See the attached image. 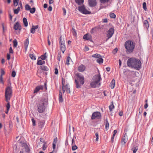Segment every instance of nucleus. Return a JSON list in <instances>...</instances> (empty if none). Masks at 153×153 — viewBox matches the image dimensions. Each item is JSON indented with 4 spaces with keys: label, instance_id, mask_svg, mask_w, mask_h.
I'll list each match as a JSON object with an SVG mask.
<instances>
[{
    "label": "nucleus",
    "instance_id": "nucleus-1",
    "mask_svg": "<svg viewBox=\"0 0 153 153\" xmlns=\"http://www.w3.org/2000/svg\"><path fill=\"white\" fill-rule=\"evenodd\" d=\"M127 64L128 66L134 68L138 70H140L141 67V63L140 60L133 58L128 59Z\"/></svg>",
    "mask_w": 153,
    "mask_h": 153
},
{
    "label": "nucleus",
    "instance_id": "nucleus-2",
    "mask_svg": "<svg viewBox=\"0 0 153 153\" xmlns=\"http://www.w3.org/2000/svg\"><path fill=\"white\" fill-rule=\"evenodd\" d=\"M48 100L46 99L42 98L37 105V111L39 113H43L46 109L45 105H48Z\"/></svg>",
    "mask_w": 153,
    "mask_h": 153
},
{
    "label": "nucleus",
    "instance_id": "nucleus-3",
    "mask_svg": "<svg viewBox=\"0 0 153 153\" xmlns=\"http://www.w3.org/2000/svg\"><path fill=\"white\" fill-rule=\"evenodd\" d=\"M135 45L134 42L131 40H128L126 41L125 43L124 46L126 50V53H130L133 52Z\"/></svg>",
    "mask_w": 153,
    "mask_h": 153
},
{
    "label": "nucleus",
    "instance_id": "nucleus-4",
    "mask_svg": "<svg viewBox=\"0 0 153 153\" xmlns=\"http://www.w3.org/2000/svg\"><path fill=\"white\" fill-rule=\"evenodd\" d=\"M12 87L8 86L6 89L5 91V97L6 100L7 101L8 100H10L12 95Z\"/></svg>",
    "mask_w": 153,
    "mask_h": 153
},
{
    "label": "nucleus",
    "instance_id": "nucleus-5",
    "mask_svg": "<svg viewBox=\"0 0 153 153\" xmlns=\"http://www.w3.org/2000/svg\"><path fill=\"white\" fill-rule=\"evenodd\" d=\"M78 10L80 12L84 14H89L91 13V12L88 10L84 5L79 6Z\"/></svg>",
    "mask_w": 153,
    "mask_h": 153
},
{
    "label": "nucleus",
    "instance_id": "nucleus-6",
    "mask_svg": "<svg viewBox=\"0 0 153 153\" xmlns=\"http://www.w3.org/2000/svg\"><path fill=\"white\" fill-rule=\"evenodd\" d=\"M101 114L100 112L95 111L93 113L91 117V119L92 120L96 118L100 119L101 118Z\"/></svg>",
    "mask_w": 153,
    "mask_h": 153
},
{
    "label": "nucleus",
    "instance_id": "nucleus-7",
    "mask_svg": "<svg viewBox=\"0 0 153 153\" xmlns=\"http://www.w3.org/2000/svg\"><path fill=\"white\" fill-rule=\"evenodd\" d=\"M76 76L77 79L79 80L81 84L83 85L84 83V79L83 76L80 73H77L76 74Z\"/></svg>",
    "mask_w": 153,
    "mask_h": 153
},
{
    "label": "nucleus",
    "instance_id": "nucleus-8",
    "mask_svg": "<svg viewBox=\"0 0 153 153\" xmlns=\"http://www.w3.org/2000/svg\"><path fill=\"white\" fill-rule=\"evenodd\" d=\"M114 30L113 27L110 28L108 31L107 36L108 39L110 38L114 33Z\"/></svg>",
    "mask_w": 153,
    "mask_h": 153
},
{
    "label": "nucleus",
    "instance_id": "nucleus-9",
    "mask_svg": "<svg viewBox=\"0 0 153 153\" xmlns=\"http://www.w3.org/2000/svg\"><path fill=\"white\" fill-rule=\"evenodd\" d=\"M59 45L60 49H62V48L66 49L65 41L63 39L62 40V36H61L59 38Z\"/></svg>",
    "mask_w": 153,
    "mask_h": 153
},
{
    "label": "nucleus",
    "instance_id": "nucleus-10",
    "mask_svg": "<svg viewBox=\"0 0 153 153\" xmlns=\"http://www.w3.org/2000/svg\"><path fill=\"white\" fill-rule=\"evenodd\" d=\"M93 79L94 81L99 82L102 79L100 73H99V74H98L95 75L94 76Z\"/></svg>",
    "mask_w": 153,
    "mask_h": 153
},
{
    "label": "nucleus",
    "instance_id": "nucleus-11",
    "mask_svg": "<svg viewBox=\"0 0 153 153\" xmlns=\"http://www.w3.org/2000/svg\"><path fill=\"white\" fill-rule=\"evenodd\" d=\"M89 5L90 7H93L97 5L96 0H88Z\"/></svg>",
    "mask_w": 153,
    "mask_h": 153
},
{
    "label": "nucleus",
    "instance_id": "nucleus-12",
    "mask_svg": "<svg viewBox=\"0 0 153 153\" xmlns=\"http://www.w3.org/2000/svg\"><path fill=\"white\" fill-rule=\"evenodd\" d=\"M83 39L86 40H89L90 41L93 42L92 40V36L89 33H86L84 35Z\"/></svg>",
    "mask_w": 153,
    "mask_h": 153
},
{
    "label": "nucleus",
    "instance_id": "nucleus-13",
    "mask_svg": "<svg viewBox=\"0 0 153 153\" xmlns=\"http://www.w3.org/2000/svg\"><path fill=\"white\" fill-rule=\"evenodd\" d=\"M128 137L126 133V132L121 140V143L122 145H124L128 140Z\"/></svg>",
    "mask_w": 153,
    "mask_h": 153
},
{
    "label": "nucleus",
    "instance_id": "nucleus-14",
    "mask_svg": "<svg viewBox=\"0 0 153 153\" xmlns=\"http://www.w3.org/2000/svg\"><path fill=\"white\" fill-rule=\"evenodd\" d=\"M13 28L15 30H21L22 29L21 26L19 24V22H16L14 25Z\"/></svg>",
    "mask_w": 153,
    "mask_h": 153
},
{
    "label": "nucleus",
    "instance_id": "nucleus-15",
    "mask_svg": "<svg viewBox=\"0 0 153 153\" xmlns=\"http://www.w3.org/2000/svg\"><path fill=\"white\" fill-rule=\"evenodd\" d=\"M43 88V85H38L37 86L34 91V93H35L38 92L40 90H42Z\"/></svg>",
    "mask_w": 153,
    "mask_h": 153
},
{
    "label": "nucleus",
    "instance_id": "nucleus-16",
    "mask_svg": "<svg viewBox=\"0 0 153 153\" xmlns=\"http://www.w3.org/2000/svg\"><path fill=\"white\" fill-rule=\"evenodd\" d=\"M85 68L86 67L85 65H81L78 67V69L79 71L82 72L85 70Z\"/></svg>",
    "mask_w": 153,
    "mask_h": 153
},
{
    "label": "nucleus",
    "instance_id": "nucleus-17",
    "mask_svg": "<svg viewBox=\"0 0 153 153\" xmlns=\"http://www.w3.org/2000/svg\"><path fill=\"white\" fill-rule=\"evenodd\" d=\"M143 26L144 27L146 28L147 30L149 28V23L147 20H145L143 22Z\"/></svg>",
    "mask_w": 153,
    "mask_h": 153
},
{
    "label": "nucleus",
    "instance_id": "nucleus-18",
    "mask_svg": "<svg viewBox=\"0 0 153 153\" xmlns=\"http://www.w3.org/2000/svg\"><path fill=\"white\" fill-rule=\"evenodd\" d=\"M99 82H97L94 81L90 83L91 86L92 88H95L97 87V85L98 84Z\"/></svg>",
    "mask_w": 153,
    "mask_h": 153
},
{
    "label": "nucleus",
    "instance_id": "nucleus-19",
    "mask_svg": "<svg viewBox=\"0 0 153 153\" xmlns=\"http://www.w3.org/2000/svg\"><path fill=\"white\" fill-rule=\"evenodd\" d=\"M115 85V80L113 79L111 82L110 85V86L111 87L112 89L114 88V87Z\"/></svg>",
    "mask_w": 153,
    "mask_h": 153
},
{
    "label": "nucleus",
    "instance_id": "nucleus-20",
    "mask_svg": "<svg viewBox=\"0 0 153 153\" xmlns=\"http://www.w3.org/2000/svg\"><path fill=\"white\" fill-rule=\"evenodd\" d=\"M40 69L43 71H48L49 70V68L46 66L45 65H41L40 66Z\"/></svg>",
    "mask_w": 153,
    "mask_h": 153
},
{
    "label": "nucleus",
    "instance_id": "nucleus-21",
    "mask_svg": "<svg viewBox=\"0 0 153 153\" xmlns=\"http://www.w3.org/2000/svg\"><path fill=\"white\" fill-rule=\"evenodd\" d=\"M64 88L66 89V91L67 93L70 94V89L69 88V85L68 84H66L64 86Z\"/></svg>",
    "mask_w": 153,
    "mask_h": 153
},
{
    "label": "nucleus",
    "instance_id": "nucleus-22",
    "mask_svg": "<svg viewBox=\"0 0 153 153\" xmlns=\"http://www.w3.org/2000/svg\"><path fill=\"white\" fill-rule=\"evenodd\" d=\"M24 46L26 50H27L29 44V39L27 38L25 39L24 43Z\"/></svg>",
    "mask_w": 153,
    "mask_h": 153
},
{
    "label": "nucleus",
    "instance_id": "nucleus-23",
    "mask_svg": "<svg viewBox=\"0 0 153 153\" xmlns=\"http://www.w3.org/2000/svg\"><path fill=\"white\" fill-rule=\"evenodd\" d=\"M114 108V102L113 101H112L111 102V104L109 106V110L110 111H112L113 109Z\"/></svg>",
    "mask_w": 153,
    "mask_h": 153
},
{
    "label": "nucleus",
    "instance_id": "nucleus-24",
    "mask_svg": "<svg viewBox=\"0 0 153 153\" xmlns=\"http://www.w3.org/2000/svg\"><path fill=\"white\" fill-rule=\"evenodd\" d=\"M23 21L25 26L27 27L28 25L27 19L25 17L23 19Z\"/></svg>",
    "mask_w": 153,
    "mask_h": 153
},
{
    "label": "nucleus",
    "instance_id": "nucleus-25",
    "mask_svg": "<svg viewBox=\"0 0 153 153\" xmlns=\"http://www.w3.org/2000/svg\"><path fill=\"white\" fill-rule=\"evenodd\" d=\"M75 2L78 5H81L83 4L84 0H75Z\"/></svg>",
    "mask_w": 153,
    "mask_h": 153
},
{
    "label": "nucleus",
    "instance_id": "nucleus-26",
    "mask_svg": "<svg viewBox=\"0 0 153 153\" xmlns=\"http://www.w3.org/2000/svg\"><path fill=\"white\" fill-rule=\"evenodd\" d=\"M109 123L108 121V119L107 118L105 119V128L106 130H107L109 128Z\"/></svg>",
    "mask_w": 153,
    "mask_h": 153
},
{
    "label": "nucleus",
    "instance_id": "nucleus-27",
    "mask_svg": "<svg viewBox=\"0 0 153 153\" xmlns=\"http://www.w3.org/2000/svg\"><path fill=\"white\" fill-rule=\"evenodd\" d=\"M97 62L99 64H101L103 63V59L101 57L98 58L97 60Z\"/></svg>",
    "mask_w": 153,
    "mask_h": 153
},
{
    "label": "nucleus",
    "instance_id": "nucleus-28",
    "mask_svg": "<svg viewBox=\"0 0 153 153\" xmlns=\"http://www.w3.org/2000/svg\"><path fill=\"white\" fill-rule=\"evenodd\" d=\"M10 100H8L7 101V100H6V102H7V104L6 105V109H7L8 110H9L10 107V102L9 101Z\"/></svg>",
    "mask_w": 153,
    "mask_h": 153
},
{
    "label": "nucleus",
    "instance_id": "nucleus-29",
    "mask_svg": "<svg viewBox=\"0 0 153 153\" xmlns=\"http://www.w3.org/2000/svg\"><path fill=\"white\" fill-rule=\"evenodd\" d=\"M138 149V146H134L132 148L131 150L133 151V153H136Z\"/></svg>",
    "mask_w": 153,
    "mask_h": 153
},
{
    "label": "nucleus",
    "instance_id": "nucleus-30",
    "mask_svg": "<svg viewBox=\"0 0 153 153\" xmlns=\"http://www.w3.org/2000/svg\"><path fill=\"white\" fill-rule=\"evenodd\" d=\"M20 10V8L19 7L16 9H14L13 12L14 14H18Z\"/></svg>",
    "mask_w": 153,
    "mask_h": 153
},
{
    "label": "nucleus",
    "instance_id": "nucleus-31",
    "mask_svg": "<svg viewBox=\"0 0 153 153\" xmlns=\"http://www.w3.org/2000/svg\"><path fill=\"white\" fill-rule=\"evenodd\" d=\"M75 81L76 85V88H80L81 85L79 83V82L76 79H75Z\"/></svg>",
    "mask_w": 153,
    "mask_h": 153
},
{
    "label": "nucleus",
    "instance_id": "nucleus-32",
    "mask_svg": "<svg viewBox=\"0 0 153 153\" xmlns=\"http://www.w3.org/2000/svg\"><path fill=\"white\" fill-rule=\"evenodd\" d=\"M26 146V147L25 148V151L27 152H30V149L27 146V145L26 143H24L23 146Z\"/></svg>",
    "mask_w": 153,
    "mask_h": 153
},
{
    "label": "nucleus",
    "instance_id": "nucleus-33",
    "mask_svg": "<svg viewBox=\"0 0 153 153\" xmlns=\"http://www.w3.org/2000/svg\"><path fill=\"white\" fill-rule=\"evenodd\" d=\"M92 57L94 58H95L98 59V58L101 57V56L100 54H98V53H96L95 54L93 55L92 56Z\"/></svg>",
    "mask_w": 153,
    "mask_h": 153
},
{
    "label": "nucleus",
    "instance_id": "nucleus-34",
    "mask_svg": "<svg viewBox=\"0 0 153 153\" xmlns=\"http://www.w3.org/2000/svg\"><path fill=\"white\" fill-rule=\"evenodd\" d=\"M18 42L16 39H15L13 41V46L16 47L17 45Z\"/></svg>",
    "mask_w": 153,
    "mask_h": 153
},
{
    "label": "nucleus",
    "instance_id": "nucleus-35",
    "mask_svg": "<svg viewBox=\"0 0 153 153\" xmlns=\"http://www.w3.org/2000/svg\"><path fill=\"white\" fill-rule=\"evenodd\" d=\"M30 12L32 14L34 13L36 11V8L35 7H33L32 8H31L29 10Z\"/></svg>",
    "mask_w": 153,
    "mask_h": 153
},
{
    "label": "nucleus",
    "instance_id": "nucleus-36",
    "mask_svg": "<svg viewBox=\"0 0 153 153\" xmlns=\"http://www.w3.org/2000/svg\"><path fill=\"white\" fill-rule=\"evenodd\" d=\"M29 56L30 58L33 60H36V56L32 54H30Z\"/></svg>",
    "mask_w": 153,
    "mask_h": 153
},
{
    "label": "nucleus",
    "instance_id": "nucleus-37",
    "mask_svg": "<svg viewBox=\"0 0 153 153\" xmlns=\"http://www.w3.org/2000/svg\"><path fill=\"white\" fill-rule=\"evenodd\" d=\"M61 58V53L60 52H59L58 54L57 59L60 62Z\"/></svg>",
    "mask_w": 153,
    "mask_h": 153
},
{
    "label": "nucleus",
    "instance_id": "nucleus-38",
    "mask_svg": "<svg viewBox=\"0 0 153 153\" xmlns=\"http://www.w3.org/2000/svg\"><path fill=\"white\" fill-rule=\"evenodd\" d=\"M25 8L26 10H29L30 9V6L28 4L25 5Z\"/></svg>",
    "mask_w": 153,
    "mask_h": 153
},
{
    "label": "nucleus",
    "instance_id": "nucleus-39",
    "mask_svg": "<svg viewBox=\"0 0 153 153\" xmlns=\"http://www.w3.org/2000/svg\"><path fill=\"white\" fill-rule=\"evenodd\" d=\"M110 17L111 18L115 19L116 17V16L114 13H111L110 14Z\"/></svg>",
    "mask_w": 153,
    "mask_h": 153
},
{
    "label": "nucleus",
    "instance_id": "nucleus-40",
    "mask_svg": "<svg viewBox=\"0 0 153 153\" xmlns=\"http://www.w3.org/2000/svg\"><path fill=\"white\" fill-rule=\"evenodd\" d=\"M143 7L144 10L145 11H146L147 9V8L146 7V4L145 2H144L143 3Z\"/></svg>",
    "mask_w": 153,
    "mask_h": 153
},
{
    "label": "nucleus",
    "instance_id": "nucleus-41",
    "mask_svg": "<svg viewBox=\"0 0 153 153\" xmlns=\"http://www.w3.org/2000/svg\"><path fill=\"white\" fill-rule=\"evenodd\" d=\"M71 59L70 57L69 56H68L67 58L66 62L65 64L67 65H69V61Z\"/></svg>",
    "mask_w": 153,
    "mask_h": 153
},
{
    "label": "nucleus",
    "instance_id": "nucleus-42",
    "mask_svg": "<svg viewBox=\"0 0 153 153\" xmlns=\"http://www.w3.org/2000/svg\"><path fill=\"white\" fill-rule=\"evenodd\" d=\"M110 0H100V2L101 3L105 4L108 2Z\"/></svg>",
    "mask_w": 153,
    "mask_h": 153
},
{
    "label": "nucleus",
    "instance_id": "nucleus-43",
    "mask_svg": "<svg viewBox=\"0 0 153 153\" xmlns=\"http://www.w3.org/2000/svg\"><path fill=\"white\" fill-rule=\"evenodd\" d=\"M71 32H72L73 35L76 36V31L75 29H74V28H72V30H71Z\"/></svg>",
    "mask_w": 153,
    "mask_h": 153
},
{
    "label": "nucleus",
    "instance_id": "nucleus-44",
    "mask_svg": "<svg viewBox=\"0 0 153 153\" xmlns=\"http://www.w3.org/2000/svg\"><path fill=\"white\" fill-rule=\"evenodd\" d=\"M37 64L38 65H42V61L41 60H38L37 62Z\"/></svg>",
    "mask_w": 153,
    "mask_h": 153
},
{
    "label": "nucleus",
    "instance_id": "nucleus-45",
    "mask_svg": "<svg viewBox=\"0 0 153 153\" xmlns=\"http://www.w3.org/2000/svg\"><path fill=\"white\" fill-rule=\"evenodd\" d=\"M16 75V73L15 71H13L12 72L11 76L13 77H14Z\"/></svg>",
    "mask_w": 153,
    "mask_h": 153
},
{
    "label": "nucleus",
    "instance_id": "nucleus-46",
    "mask_svg": "<svg viewBox=\"0 0 153 153\" xmlns=\"http://www.w3.org/2000/svg\"><path fill=\"white\" fill-rule=\"evenodd\" d=\"M46 144H47L46 142H45V143H44L43 144V147H42V149L44 151L47 148V146H45V145Z\"/></svg>",
    "mask_w": 153,
    "mask_h": 153
},
{
    "label": "nucleus",
    "instance_id": "nucleus-47",
    "mask_svg": "<svg viewBox=\"0 0 153 153\" xmlns=\"http://www.w3.org/2000/svg\"><path fill=\"white\" fill-rule=\"evenodd\" d=\"M59 101L60 102H63V100L62 95H59Z\"/></svg>",
    "mask_w": 153,
    "mask_h": 153
},
{
    "label": "nucleus",
    "instance_id": "nucleus-48",
    "mask_svg": "<svg viewBox=\"0 0 153 153\" xmlns=\"http://www.w3.org/2000/svg\"><path fill=\"white\" fill-rule=\"evenodd\" d=\"M77 149V147L76 145H74V146H73V145H72V150H75L76 149Z\"/></svg>",
    "mask_w": 153,
    "mask_h": 153
},
{
    "label": "nucleus",
    "instance_id": "nucleus-49",
    "mask_svg": "<svg viewBox=\"0 0 153 153\" xmlns=\"http://www.w3.org/2000/svg\"><path fill=\"white\" fill-rule=\"evenodd\" d=\"M46 58V56L45 55H42L40 56V58L42 60H45Z\"/></svg>",
    "mask_w": 153,
    "mask_h": 153
},
{
    "label": "nucleus",
    "instance_id": "nucleus-50",
    "mask_svg": "<svg viewBox=\"0 0 153 153\" xmlns=\"http://www.w3.org/2000/svg\"><path fill=\"white\" fill-rule=\"evenodd\" d=\"M35 29L33 28V27H32L30 29V32L33 34L35 33Z\"/></svg>",
    "mask_w": 153,
    "mask_h": 153
},
{
    "label": "nucleus",
    "instance_id": "nucleus-51",
    "mask_svg": "<svg viewBox=\"0 0 153 153\" xmlns=\"http://www.w3.org/2000/svg\"><path fill=\"white\" fill-rule=\"evenodd\" d=\"M31 120L33 123V126H36V121L33 118H32L31 119Z\"/></svg>",
    "mask_w": 153,
    "mask_h": 153
},
{
    "label": "nucleus",
    "instance_id": "nucleus-52",
    "mask_svg": "<svg viewBox=\"0 0 153 153\" xmlns=\"http://www.w3.org/2000/svg\"><path fill=\"white\" fill-rule=\"evenodd\" d=\"M1 75L0 76H2L4 74L5 72H4V70L2 68H1Z\"/></svg>",
    "mask_w": 153,
    "mask_h": 153
},
{
    "label": "nucleus",
    "instance_id": "nucleus-53",
    "mask_svg": "<svg viewBox=\"0 0 153 153\" xmlns=\"http://www.w3.org/2000/svg\"><path fill=\"white\" fill-rule=\"evenodd\" d=\"M117 51V48L114 49L112 51V53L114 54H115Z\"/></svg>",
    "mask_w": 153,
    "mask_h": 153
},
{
    "label": "nucleus",
    "instance_id": "nucleus-54",
    "mask_svg": "<svg viewBox=\"0 0 153 153\" xmlns=\"http://www.w3.org/2000/svg\"><path fill=\"white\" fill-rule=\"evenodd\" d=\"M143 107H140L139 110V113L140 114H141L143 112Z\"/></svg>",
    "mask_w": 153,
    "mask_h": 153
},
{
    "label": "nucleus",
    "instance_id": "nucleus-55",
    "mask_svg": "<svg viewBox=\"0 0 153 153\" xmlns=\"http://www.w3.org/2000/svg\"><path fill=\"white\" fill-rule=\"evenodd\" d=\"M7 60H9L10 59V55L9 53H8L7 54Z\"/></svg>",
    "mask_w": 153,
    "mask_h": 153
},
{
    "label": "nucleus",
    "instance_id": "nucleus-56",
    "mask_svg": "<svg viewBox=\"0 0 153 153\" xmlns=\"http://www.w3.org/2000/svg\"><path fill=\"white\" fill-rule=\"evenodd\" d=\"M65 83V79L63 78H62V86L64 87L65 85H64V84Z\"/></svg>",
    "mask_w": 153,
    "mask_h": 153
},
{
    "label": "nucleus",
    "instance_id": "nucleus-57",
    "mask_svg": "<svg viewBox=\"0 0 153 153\" xmlns=\"http://www.w3.org/2000/svg\"><path fill=\"white\" fill-rule=\"evenodd\" d=\"M13 53V50L12 48L11 47H10L9 48V53Z\"/></svg>",
    "mask_w": 153,
    "mask_h": 153
},
{
    "label": "nucleus",
    "instance_id": "nucleus-58",
    "mask_svg": "<svg viewBox=\"0 0 153 153\" xmlns=\"http://www.w3.org/2000/svg\"><path fill=\"white\" fill-rule=\"evenodd\" d=\"M40 141L41 142L43 143H45V142H46L45 141L44 138L42 137L40 138Z\"/></svg>",
    "mask_w": 153,
    "mask_h": 153
},
{
    "label": "nucleus",
    "instance_id": "nucleus-59",
    "mask_svg": "<svg viewBox=\"0 0 153 153\" xmlns=\"http://www.w3.org/2000/svg\"><path fill=\"white\" fill-rule=\"evenodd\" d=\"M54 73L56 74H58V71L57 68H56L54 69Z\"/></svg>",
    "mask_w": 153,
    "mask_h": 153
},
{
    "label": "nucleus",
    "instance_id": "nucleus-60",
    "mask_svg": "<svg viewBox=\"0 0 153 153\" xmlns=\"http://www.w3.org/2000/svg\"><path fill=\"white\" fill-rule=\"evenodd\" d=\"M62 10L63 11V15H65L66 14V10L64 8H62Z\"/></svg>",
    "mask_w": 153,
    "mask_h": 153
},
{
    "label": "nucleus",
    "instance_id": "nucleus-61",
    "mask_svg": "<svg viewBox=\"0 0 153 153\" xmlns=\"http://www.w3.org/2000/svg\"><path fill=\"white\" fill-rule=\"evenodd\" d=\"M102 22L103 23H107L108 22V20L107 18H105L102 19Z\"/></svg>",
    "mask_w": 153,
    "mask_h": 153
},
{
    "label": "nucleus",
    "instance_id": "nucleus-62",
    "mask_svg": "<svg viewBox=\"0 0 153 153\" xmlns=\"http://www.w3.org/2000/svg\"><path fill=\"white\" fill-rule=\"evenodd\" d=\"M20 5V7L21 9H22L23 8V7L22 6L21 1H20L19 2V6Z\"/></svg>",
    "mask_w": 153,
    "mask_h": 153
},
{
    "label": "nucleus",
    "instance_id": "nucleus-63",
    "mask_svg": "<svg viewBox=\"0 0 153 153\" xmlns=\"http://www.w3.org/2000/svg\"><path fill=\"white\" fill-rule=\"evenodd\" d=\"M52 7L51 6H50L48 8V10L50 11H51L52 10Z\"/></svg>",
    "mask_w": 153,
    "mask_h": 153
},
{
    "label": "nucleus",
    "instance_id": "nucleus-64",
    "mask_svg": "<svg viewBox=\"0 0 153 153\" xmlns=\"http://www.w3.org/2000/svg\"><path fill=\"white\" fill-rule=\"evenodd\" d=\"M39 27V25H37L35 26L34 25H32V27H33V28L35 29H37Z\"/></svg>",
    "mask_w": 153,
    "mask_h": 153
}]
</instances>
